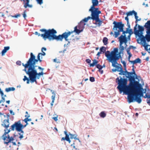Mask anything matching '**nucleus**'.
I'll return each instance as SVG.
<instances>
[{"mask_svg": "<svg viewBox=\"0 0 150 150\" xmlns=\"http://www.w3.org/2000/svg\"><path fill=\"white\" fill-rule=\"evenodd\" d=\"M26 11H25L23 14V16L24 18L25 19L26 17Z\"/></svg>", "mask_w": 150, "mask_h": 150, "instance_id": "46", "label": "nucleus"}, {"mask_svg": "<svg viewBox=\"0 0 150 150\" xmlns=\"http://www.w3.org/2000/svg\"><path fill=\"white\" fill-rule=\"evenodd\" d=\"M0 94H1V96H4V93H3L2 91H1V90L0 88Z\"/></svg>", "mask_w": 150, "mask_h": 150, "instance_id": "57", "label": "nucleus"}, {"mask_svg": "<svg viewBox=\"0 0 150 150\" xmlns=\"http://www.w3.org/2000/svg\"><path fill=\"white\" fill-rule=\"evenodd\" d=\"M2 96V98H1V101L2 102L4 103L5 102V99L3 97V96Z\"/></svg>", "mask_w": 150, "mask_h": 150, "instance_id": "47", "label": "nucleus"}, {"mask_svg": "<svg viewBox=\"0 0 150 150\" xmlns=\"http://www.w3.org/2000/svg\"><path fill=\"white\" fill-rule=\"evenodd\" d=\"M98 71L100 72L101 74H102L103 73V71L102 70V69H99L98 70Z\"/></svg>", "mask_w": 150, "mask_h": 150, "instance_id": "60", "label": "nucleus"}, {"mask_svg": "<svg viewBox=\"0 0 150 150\" xmlns=\"http://www.w3.org/2000/svg\"><path fill=\"white\" fill-rule=\"evenodd\" d=\"M10 113L11 114H12L13 115H14V112H13V111L12 110H10Z\"/></svg>", "mask_w": 150, "mask_h": 150, "instance_id": "61", "label": "nucleus"}, {"mask_svg": "<svg viewBox=\"0 0 150 150\" xmlns=\"http://www.w3.org/2000/svg\"><path fill=\"white\" fill-rule=\"evenodd\" d=\"M108 39L106 37H104L103 38V42L104 43V45H106L108 43Z\"/></svg>", "mask_w": 150, "mask_h": 150, "instance_id": "30", "label": "nucleus"}, {"mask_svg": "<svg viewBox=\"0 0 150 150\" xmlns=\"http://www.w3.org/2000/svg\"><path fill=\"white\" fill-rule=\"evenodd\" d=\"M23 133H22V134L21 135V134L20 133L19 134L20 135L19 138L21 139L23 138Z\"/></svg>", "mask_w": 150, "mask_h": 150, "instance_id": "55", "label": "nucleus"}, {"mask_svg": "<svg viewBox=\"0 0 150 150\" xmlns=\"http://www.w3.org/2000/svg\"><path fill=\"white\" fill-rule=\"evenodd\" d=\"M53 62L57 63H59L60 62L59 60H57L56 59H53Z\"/></svg>", "mask_w": 150, "mask_h": 150, "instance_id": "45", "label": "nucleus"}, {"mask_svg": "<svg viewBox=\"0 0 150 150\" xmlns=\"http://www.w3.org/2000/svg\"><path fill=\"white\" fill-rule=\"evenodd\" d=\"M135 12H136L134 11L133 10L132 11H129V12L127 13L126 14L127 16H132L133 14H134Z\"/></svg>", "mask_w": 150, "mask_h": 150, "instance_id": "27", "label": "nucleus"}, {"mask_svg": "<svg viewBox=\"0 0 150 150\" xmlns=\"http://www.w3.org/2000/svg\"><path fill=\"white\" fill-rule=\"evenodd\" d=\"M64 134L66 135L65 137H62L61 139V141L66 140L67 141L69 142L70 143L71 142L70 139L69 135L67 133L66 131L64 132Z\"/></svg>", "mask_w": 150, "mask_h": 150, "instance_id": "16", "label": "nucleus"}, {"mask_svg": "<svg viewBox=\"0 0 150 150\" xmlns=\"http://www.w3.org/2000/svg\"><path fill=\"white\" fill-rule=\"evenodd\" d=\"M95 7L93 6V7H91L89 11L91 13V16H92V19L95 21L94 24L100 27L102 23V21L100 19L99 15L101 13V11L98 10V8H96Z\"/></svg>", "mask_w": 150, "mask_h": 150, "instance_id": "4", "label": "nucleus"}, {"mask_svg": "<svg viewBox=\"0 0 150 150\" xmlns=\"http://www.w3.org/2000/svg\"><path fill=\"white\" fill-rule=\"evenodd\" d=\"M133 71L132 72H128L127 71V70H126L125 71V75H131L133 74H134L136 76V79H137V75L136 74H135V71L134 70V69L133 68L132 69Z\"/></svg>", "mask_w": 150, "mask_h": 150, "instance_id": "17", "label": "nucleus"}, {"mask_svg": "<svg viewBox=\"0 0 150 150\" xmlns=\"http://www.w3.org/2000/svg\"><path fill=\"white\" fill-rule=\"evenodd\" d=\"M100 51L101 52H103L104 53L105 51V47H102L100 48Z\"/></svg>", "mask_w": 150, "mask_h": 150, "instance_id": "36", "label": "nucleus"}, {"mask_svg": "<svg viewBox=\"0 0 150 150\" xmlns=\"http://www.w3.org/2000/svg\"><path fill=\"white\" fill-rule=\"evenodd\" d=\"M137 13L136 12H135V13L134 14V16H135V18L136 19V20L135 22L136 23H137V21H140L141 19V18H140L139 19H138V17L137 16Z\"/></svg>", "mask_w": 150, "mask_h": 150, "instance_id": "28", "label": "nucleus"}, {"mask_svg": "<svg viewBox=\"0 0 150 150\" xmlns=\"http://www.w3.org/2000/svg\"><path fill=\"white\" fill-rule=\"evenodd\" d=\"M77 28V26H76L74 27V30L73 31H71V32H72L71 34L73 33H75L76 34H79L82 31V30H80L78 29Z\"/></svg>", "mask_w": 150, "mask_h": 150, "instance_id": "19", "label": "nucleus"}, {"mask_svg": "<svg viewBox=\"0 0 150 150\" xmlns=\"http://www.w3.org/2000/svg\"><path fill=\"white\" fill-rule=\"evenodd\" d=\"M143 88L140 84V86L136 87L134 90L129 93H125L128 95V102L129 103L133 102L134 100L136 101L138 103H140L142 101L140 98L141 96H143V92L142 91Z\"/></svg>", "mask_w": 150, "mask_h": 150, "instance_id": "3", "label": "nucleus"}, {"mask_svg": "<svg viewBox=\"0 0 150 150\" xmlns=\"http://www.w3.org/2000/svg\"><path fill=\"white\" fill-rule=\"evenodd\" d=\"M52 102L51 103V105L52 106L53 105V103L54 102V100H55V94L54 92L52 93Z\"/></svg>", "mask_w": 150, "mask_h": 150, "instance_id": "23", "label": "nucleus"}, {"mask_svg": "<svg viewBox=\"0 0 150 150\" xmlns=\"http://www.w3.org/2000/svg\"><path fill=\"white\" fill-rule=\"evenodd\" d=\"M55 121H57L58 120L57 116L56 117H54L52 118Z\"/></svg>", "mask_w": 150, "mask_h": 150, "instance_id": "49", "label": "nucleus"}, {"mask_svg": "<svg viewBox=\"0 0 150 150\" xmlns=\"http://www.w3.org/2000/svg\"><path fill=\"white\" fill-rule=\"evenodd\" d=\"M86 61L88 63H90L91 62V60L89 59H86Z\"/></svg>", "mask_w": 150, "mask_h": 150, "instance_id": "50", "label": "nucleus"}, {"mask_svg": "<svg viewBox=\"0 0 150 150\" xmlns=\"http://www.w3.org/2000/svg\"><path fill=\"white\" fill-rule=\"evenodd\" d=\"M28 79L27 77L26 76H24V78L23 79V80L24 81H25L26 80H27Z\"/></svg>", "mask_w": 150, "mask_h": 150, "instance_id": "52", "label": "nucleus"}, {"mask_svg": "<svg viewBox=\"0 0 150 150\" xmlns=\"http://www.w3.org/2000/svg\"><path fill=\"white\" fill-rule=\"evenodd\" d=\"M129 79V83L127 85V81L126 79L121 77L120 79L119 77L116 79V81H118V86L117 88L119 90L120 93L123 92L125 93H129L132 91L136 87L140 86V84L138 81H136V78L131 75H128L126 76Z\"/></svg>", "mask_w": 150, "mask_h": 150, "instance_id": "2", "label": "nucleus"}, {"mask_svg": "<svg viewBox=\"0 0 150 150\" xmlns=\"http://www.w3.org/2000/svg\"><path fill=\"white\" fill-rule=\"evenodd\" d=\"M130 47L128 48L127 50V54L129 55L128 56L131 57L132 56V54H131V53L130 52Z\"/></svg>", "mask_w": 150, "mask_h": 150, "instance_id": "32", "label": "nucleus"}, {"mask_svg": "<svg viewBox=\"0 0 150 150\" xmlns=\"http://www.w3.org/2000/svg\"><path fill=\"white\" fill-rule=\"evenodd\" d=\"M52 30L51 29H48L47 30L45 29H40V31L41 32H44V33L40 34L38 32H35V34L36 35H38V36H41L45 40H46L47 39H48L49 40H51L52 34L50 33Z\"/></svg>", "mask_w": 150, "mask_h": 150, "instance_id": "8", "label": "nucleus"}, {"mask_svg": "<svg viewBox=\"0 0 150 150\" xmlns=\"http://www.w3.org/2000/svg\"><path fill=\"white\" fill-rule=\"evenodd\" d=\"M46 49L45 47H42L41 49L42 52L43 51H46Z\"/></svg>", "mask_w": 150, "mask_h": 150, "instance_id": "59", "label": "nucleus"}, {"mask_svg": "<svg viewBox=\"0 0 150 150\" xmlns=\"http://www.w3.org/2000/svg\"><path fill=\"white\" fill-rule=\"evenodd\" d=\"M20 16V15L19 14H18L16 15H15L14 16V17L16 18H17L18 17H19Z\"/></svg>", "mask_w": 150, "mask_h": 150, "instance_id": "58", "label": "nucleus"}, {"mask_svg": "<svg viewBox=\"0 0 150 150\" xmlns=\"http://www.w3.org/2000/svg\"><path fill=\"white\" fill-rule=\"evenodd\" d=\"M23 125L21 123L20 120L16 122L11 126L10 129L11 130L14 131L16 130L18 132H21V133H23V131L22 130L23 129Z\"/></svg>", "mask_w": 150, "mask_h": 150, "instance_id": "9", "label": "nucleus"}, {"mask_svg": "<svg viewBox=\"0 0 150 150\" xmlns=\"http://www.w3.org/2000/svg\"><path fill=\"white\" fill-rule=\"evenodd\" d=\"M37 3L41 5L43 4V0H36ZM21 1H23L24 3L26 2V3L24 4V6L25 8H26L27 7H31L32 6L31 5L29 4L30 2V0H21Z\"/></svg>", "mask_w": 150, "mask_h": 150, "instance_id": "12", "label": "nucleus"}, {"mask_svg": "<svg viewBox=\"0 0 150 150\" xmlns=\"http://www.w3.org/2000/svg\"><path fill=\"white\" fill-rule=\"evenodd\" d=\"M16 64L17 65H21V62L20 61H18L16 62Z\"/></svg>", "mask_w": 150, "mask_h": 150, "instance_id": "48", "label": "nucleus"}, {"mask_svg": "<svg viewBox=\"0 0 150 150\" xmlns=\"http://www.w3.org/2000/svg\"><path fill=\"white\" fill-rule=\"evenodd\" d=\"M105 54L108 61H115L117 59H119L121 57L120 52H118V49L117 48H115L114 50L111 52L109 51H107L105 52Z\"/></svg>", "mask_w": 150, "mask_h": 150, "instance_id": "6", "label": "nucleus"}, {"mask_svg": "<svg viewBox=\"0 0 150 150\" xmlns=\"http://www.w3.org/2000/svg\"><path fill=\"white\" fill-rule=\"evenodd\" d=\"M92 5L91 6L92 7L93 6H97L98 5L99 1L98 0H92Z\"/></svg>", "mask_w": 150, "mask_h": 150, "instance_id": "22", "label": "nucleus"}, {"mask_svg": "<svg viewBox=\"0 0 150 150\" xmlns=\"http://www.w3.org/2000/svg\"><path fill=\"white\" fill-rule=\"evenodd\" d=\"M52 30L51 32H50V33L52 34V35L51 36V40H56L57 41H62L63 39L64 38L66 41H67L68 40V38L71 34L72 33L71 31L65 32L62 35H60L57 36L55 35V34L57 33L56 31L54 29H52Z\"/></svg>", "mask_w": 150, "mask_h": 150, "instance_id": "5", "label": "nucleus"}, {"mask_svg": "<svg viewBox=\"0 0 150 150\" xmlns=\"http://www.w3.org/2000/svg\"><path fill=\"white\" fill-rule=\"evenodd\" d=\"M10 49L9 46L5 47L4 49L2 50L1 52V54L2 56L5 55V53L8 50Z\"/></svg>", "mask_w": 150, "mask_h": 150, "instance_id": "21", "label": "nucleus"}, {"mask_svg": "<svg viewBox=\"0 0 150 150\" xmlns=\"http://www.w3.org/2000/svg\"><path fill=\"white\" fill-rule=\"evenodd\" d=\"M113 24H114V27L113 30H115L116 31L115 32L114 35H113L115 38H116L120 34V32H123V34H125L128 33V29L127 28L126 31H124L123 27L124 25L121 22H116L114 21Z\"/></svg>", "mask_w": 150, "mask_h": 150, "instance_id": "7", "label": "nucleus"}, {"mask_svg": "<svg viewBox=\"0 0 150 150\" xmlns=\"http://www.w3.org/2000/svg\"><path fill=\"white\" fill-rule=\"evenodd\" d=\"M128 33L129 34V36H130L133 33L132 30L131 29H128Z\"/></svg>", "mask_w": 150, "mask_h": 150, "instance_id": "41", "label": "nucleus"}, {"mask_svg": "<svg viewBox=\"0 0 150 150\" xmlns=\"http://www.w3.org/2000/svg\"><path fill=\"white\" fill-rule=\"evenodd\" d=\"M147 34H150V28L147 29V31L146 32Z\"/></svg>", "mask_w": 150, "mask_h": 150, "instance_id": "54", "label": "nucleus"}, {"mask_svg": "<svg viewBox=\"0 0 150 150\" xmlns=\"http://www.w3.org/2000/svg\"><path fill=\"white\" fill-rule=\"evenodd\" d=\"M124 50V46H122V45H120V54L123 53Z\"/></svg>", "mask_w": 150, "mask_h": 150, "instance_id": "26", "label": "nucleus"}, {"mask_svg": "<svg viewBox=\"0 0 150 150\" xmlns=\"http://www.w3.org/2000/svg\"><path fill=\"white\" fill-rule=\"evenodd\" d=\"M144 98H150V95H148L147 93H146L145 96H144Z\"/></svg>", "mask_w": 150, "mask_h": 150, "instance_id": "44", "label": "nucleus"}, {"mask_svg": "<svg viewBox=\"0 0 150 150\" xmlns=\"http://www.w3.org/2000/svg\"><path fill=\"white\" fill-rule=\"evenodd\" d=\"M121 63L123 64V66L125 68V71L126 70V63L124 61H121Z\"/></svg>", "mask_w": 150, "mask_h": 150, "instance_id": "39", "label": "nucleus"}, {"mask_svg": "<svg viewBox=\"0 0 150 150\" xmlns=\"http://www.w3.org/2000/svg\"><path fill=\"white\" fill-rule=\"evenodd\" d=\"M90 81L92 82H93L95 81V78L93 77H90Z\"/></svg>", "mask_w": 150, "mask_h": 150, "instance_id": "42", "label": "nucleus"}, {"mask_svg": "<svg viewBox=\"0 0 150 150\" xmlns=\"http://www.w3.org/2000/svg\"><path fill=\"white\" fill-rule=\"evenodd\" d=\"M28 121H31V118H26Z\"/></svg>", "mask_w": 150, "mask_h": 150, "instance_id": "63", "label": "nucleus"}, {"mask_svg": "<svg viewBox=\"0 0 150 150\" xmlns=\"http://www.w3.org/2000/svg\"><path fill=\"white\" fill-rule=\"evenodd\" d=\"M15 89V88L14 87H9L6 88L5 89V91L6 92H8L11 91H14Z\"/></svg>", "mask_w": 150, "mask_h": 150, "instance_id": "25", "label": "nucleus"}, {"mask_svg": "<svg viewBox=\"0 0 150 150\" xmlns=\"http://www.w3.org/2000/svg\"><path fill=\"white\" fill-rule=\"evenodd\" d=\"M90 19H92V16L91 17L90 16H88L87 18H86L81 21L80 22V24H81L83 23V25H85V23H84L83 22H87L88 20Z\"/></svg>", "mask_w": 150, "mask_h": 150, "instance_id": "18", "label": "nucleus"}, {"mask_svg": "<svg viewBox=\"0 0 150 150\" xmlns=\"http://www.w3.org/2000/svg\"><path fill=\"white\" fill-rule=\"evenodd\" d=\"M99 115L101 117L104 118L106 116V114L104 112L102 111L99 114Z\"/></svg>", "mask_w": 150, "mask_h": 150, "instance_id": "29", "label": "nucleus"}, {"mask_svg": "<svg viewBox=\"0 0 150 150\" xmlns=\"http://www.w3.org/2000/svg\"><path fill=\"white\" fill-rule=\"evenodd\" d=\"M23 121H24L26 123V124L24 125H23V128H24L25 127H26V126L28 124V121L26 118H25Z\"/></svg>", "mask_w": 150, "mask_h": 150, "instance_id": "34", "label": "nucleus"}, {"mask_svg": "<svg viewBox=\"0 0 150 150\" xmlns=\"http://www.w3.org/2000/svg\"><path fill=\"white\" fill-rule=\"evenodd\" d=\"M42 53H39L37 56V59H35V57L32 52L30 53V57L26 64H24L22 63V65L25 67L24 70L26 72L27 74L29 76L30 80L32 82H35L37 83V79H39L40 76H42L44 74L43 71L44 70L43 68L38 66V69L41 71V72L38 73L35 67L37 66H35V63L39 61L40 62L42 61L41 59H42V56L45 55L46 54L43 51Z\"/></svg>", "mask_w": 150, "mask_h": 150, "instance_id": "1", "label": "nucleus"}, {"mask_svg": "<svg viewBox=\"0 0 150 150\" xmlns=\"http://www.w3.org/2000/svg\"><path fill=\"white\" fill-rule=\"evenodd\" d=\"M98 63V61L96 60L95 59L93 60V62L92 63L90 64V67H94L95 65Z\"/></svg>", "mask_w": 150, "mask_h": 150, "instance_id": "24", "label": "nucleus"}, {"mask_svg": "<svg viewBox=\"0 0 150 150\" xmlns=\"http://www.w3.org/2000/svg\"><path fill=\"white\" fill-rule=\"evenodd\" d=\"M28 79L27 77L26 76H24V78L23 79V80L24 81H25L26 80H27Z\"/></svg>", "mask_w": 150, "mask_h": 150, "instance_id": "53", "label": "nucleus"}, {"mask_svg": "<svg viewBox=\"0 0 150 150\" xmlns=\"http://www.w3.org/2000/svg\"><path fill=\"white\" fill-rule=\"evenodd\" d=\"M145 39L147 42L150 41V34H146L145 35Z\"/></svg>", "mask_w": 150, "mask_h": 150, "instance_id": "31", "label": "nucleus"}, {"mask_svg": "<svg viewBox=\"0 0 150 150\" xmlns=\"http://www.w3.org/2000/svg\"><path fill=\"white\" fill-rule=\"evenodd\" d=\"M101 52L100 51L99 52H98L97 54V55L98 56V57L100 56V54L101 53Z\"/></svg>", "mask_w": 150, "mask_h": 150, "instance_id": "62", "label": "nucleus"}, {"mask_svg": "<svg viewBox=\"0 0 150 150\" xmlns=\"http://www.w3.org/2000/svg\"><path fill=\"white\" fill-rule=\"evenodd\" d=\"M146 93H147L148 95H150V91L149 89L148 90Z\"/></svg>", "mask_w": 150, "mask_h": 150, "instance_id": "64", "label": "nucleus"}, {"mask_svg": "<svg viewBox=\"0 0 150 150\" xmlns=\"http://www.w3.org/2000/svg\"><path fill=\"white\" fill-rule=\"evenodd\" d=\"M119 40L120 41V45H122L123 43H126L127 42V40L126 35H121L119 37Z\"/></svg>", "mask_w": 150, "mask_h": 150, "instance_id": "14", "label": "nucleus"}, {"mask_svg": "<svg viewBox=\"0 0 150 150\" xmlns=\"http://www.w3.org/2000/svg\"><path fill=\"white\" fill-rule=\"evenodd\" d=\"M25 113L26 114V115H25V118H28L29 117H30V115L28 114L27 111H26L25 112Z\"/></svg>", "mask_w": 150, "mask_h": 150, "instance_id": "43", "label": "nucleus"}, {"mask_svg": "<svg viewBox=\"0 0 150 150\" xmlns=\"http://www.w3.org/2000/svg\"><path fill=\"white\" fill-rule=\"evenodd\" d=\"M139 30H138L139 31V32L140 31L141 32H142L144 30V29L143 27L139 25H138V26Z\"/></svg>", "mask_w": 150, "mask_h": 150, "instance_id": "37", "label": "nucleus"}, {"mask_svg": "<svg viewBox=\"0 0 150 150\" xmlns=\"http://www.w3.org/2000/svg\"><path fill=\"white\" fill-rule=\"evenodd\" d=\"M1 125L6 129H7L9 127V119L4 120L1 124Z\"/></svg>", "mask_w": 150, "mask_h": 150, "instance_id": "15", "label": "nucleus"}, {"mask_svg": "<svg viewBox=\"0 0 150 150\" xmlns=\"http://www.w3.org/2000/svg\"><path fill=\"white\" fill-rule=\"evenodd\" d=\"M118 60L117 59L115 61L111 60L108 61L112 63V67L116 68V69H117V71L120 72L119 73V74L125 75V71L123 70L121 65L118 64L117 63V61Z\"/></svg>", "mask_w": 150, "mask_h": 150, "instance_id": "10", "label": "nucleus"}, {"mask_svg": "<svg viewBox=\"0 0 150 150\" xmlns=\"http://www.w3.org/2000/svg\"><path fill=\"white\" fill-rule=\"evenodd\" d=\"M148 46H150V45H146L144 46V47L145 50L147 51L150 54V48L149 49H148Z\"/></svg>", "mask_w": 150, "mask_h": 150, "instance_id": "33", "label": "nucleus"}, {"mask_svg": "<svg viewBox=\"0 0 150 150\" xmlns=\"http://www.w3.org/2000/svg\"><path fill=\"white\" fill-rule=\"evenodd\" d=\"M96 67L97 68L99 69H102L103 68V66L99 64H97L96 65Z\"/></svg>", "mask_w": 150, "mask_h": 150, "instance_id": "40", "label": "nucleus"}, {"mask_svg": "<svg viewBox=\"0 0 150 150\" xmlns=\"http://www.w3.org/2000/svg\"><path fill=\"white\" fill-rule=\"evenodd\" d=\"M11 131L10 129V128L8 130V132H4V134L3 135H6V134H7L8 133Z\"/></svg>", "mask_w": 150, "mask_h": 150, "instance_id": "56", "label": "nucleus"}, {"mask_svg": "<svg viewBox=\"0 0 150 150\" xmlns=\"http://www.w3.org/2000/svg\"><path fill=\"white\" fill-rule=\"evenodd\" d=\"M69 136H70V138L71 139H73V138L75 139L76 137V136L75 134H73L70 133H69Z\"/></svg>", "mask_w": 150, "mask_h": 150, "instance_id": "35", "label": "nucleus"}, {"mask_svg": "<svg viewBox=\"0 0 150 150\" xmlns=\"http://www.w3.org/2000/svg\"><path fill=\"white\" fill-rule=\"evenodd\" d=\"M128 16H127L125 17V19L127 21V23L128 24V22H129V19H128Z\"/></svg>", "mask_w": 150, "mask_h": 150, "instance_id": "51", "label": "nucleus"}, {"mask_svg": "<svg viewBox=\"0 0 150 150\" xmlns=\"http://www.w3.org/2000/svg\"><path fill=\"white\" fill-rule=\"evenodd\" d=\"M130 63L133 64V67H134V65L135 64L138 63H141V61L140 59L137 58L134 61H130Z\"/></svg>", "mask_w": 150, "mask_h": 150, "instance_id": "20", "label": "nucleus"}, {"mask_svg": "<svg viewBox=\"0 0 150 150\" xmlns=\"http://www.w3.org/2000/svg\"><path fill=\"white\" fill-rule=\"evenodd\" d=\"M145 26L146 28H148L149 26H150V20L148 21L145 24Z\"/></svg>", "mask_w": 150, "mask_h": 150, "instance_id": "38", "label": "nucleus"}, {"mask_svg": "<svg viewBox=\"0 0 150 150\" xmlns=\"http://www.w3.org/2000/svg\"><path fill=\"white\" fill-rule=\"evenodd\" d=\"M3 139L4 141V143L5 144L8 145V144L14 140V138L12 137H10L9 134L7 136L5 135H3L2 136Z\"/></svg>", "mask_w": 150, "mask_h": 150, "instance_id": "11", "label": "nucleus"}, {"mask_svg": "<svg viewBox=\"0 0 150 150\" xmlns=\"http://www.w3.org/2000/svg\"><path fill=\"white\" fill-rule=\"evenodd\" d=\"M137 24L136 25L134 28V34L136 35H138L139 37H142L141 38V40L142 41H143L144 42H146V40H145V37H144L142 34H140L139 33V31L137 30Z\"/></svg>", "mask_w": 150, "mask_h": 150, "instance_id": "13", "label": "nucleus"}]
</instances>
